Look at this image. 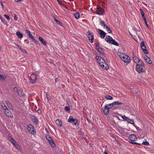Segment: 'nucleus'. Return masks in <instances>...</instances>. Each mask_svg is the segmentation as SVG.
I'll return each instance as SVG.
<instances>
[{
    "mask_svg": "<svg viewBox=\"0 0 154 154\" xmlns=\"http://www.w3.org/2000/svg\"><path fill=\"white\" fill-rule=\"evenodd\" d=\"M95 58L97 63L101 67L106 70L109 69L108 65L106 63V61L101 57L96 56Z\"/></svg>",
    "mask_w": 154,
    "mask_h": 154,
    "instance_id": "nucleus-1",
    "label": "nucleus"
},
{
    "mask_svg": "<svg viewBox=\"0 0 154 154\" xmlns=\"http://www.w3.org/2000/svg\"><path fill=\"white\" fill-rule=\"evenodd\" d=\"M119 56L122 61L125 63H129L131 61L130 57L123 53H119Z\"/></svg>",
    "mask_w": 154,
    "mask_h": 154,
    "instance_id": "nucleus-2",
    "label": "nucleus"
},
{
    "mask_svg": "<svg viewBox=\"0 0 154 154\" xmlns=\"http://www.w3.org/2000/svg\"><path fill=\"white\" fill-rule=\"evenodd\" d=\"M143 65L144 63H143L142 64L137 65L135 68L136 71L139 73L145 72L146 69Z\"/></svg>",
    "mask_w": 154,
    "mask_h": 154,
    "instance_id": "nucleus-3",
    "label": "nucleus"
},
{
    "mask_svg": "<svg viewBox=\"0 0 154 154\" xmlns=\"http://www.w3.org/2000/svg\"><path fill=\"white\" fill-rule=\"evenodd\" d=\"M29 76V78L30 82L31 83L33 84L36 82L37 80V75L35 73H32Z\"/></svg>",
    "mask_w": 154,
    "mask_h": 154,
    "instance_id": "nucleus-4",
    "label": "nucleus"
},
{
    "mask_svg": "<svg viewBox=\"0 0 154 154\" xmlns=\"http://www.w3.org/2000/svg\"><path fill=\"white\" fill-rule=\"evenodd\" d=\"M25 33L28 35V37L31 39L32 41L35 43L38 42L37 40L34 38L33 36L29 30H26L25 31Z\"/></svg>",
    "mask_w": 154,
    "mask_h": 154,
    "instance_id": "nucleus-5",
    "label": "nucleus"
},
{
    "mask_svg": "<svg viewBox=\"0 0 154 154\" xmlns=\"http://www.w3.org/2000/svg\"><path fill=\"white\" fill-rule=\"evenodd\" d=\"M27 130L30 133L34 134L35 133V131L34 130V127L31 125H28Z\"/></svg>",
    "mask_w": 154,
    "mask_h": 154,
    "instance_id": "nucleus-6",
    "label": "nucleus"
},
{
    "mask_svg": "<svg viewBox=\"0 0 154 154\" xmlns=\"http://www.w3.org/2000/svg\"><path fill=\"white\" fill-rule=\"evenodd\" d=\"M69 122H73V125H76L78 123V120L76 119H74L72 116H70L68 120Z\"/></svg>",
    "mask_w": 154,
    "mask_h": 154,
    "instance_id": "nucleus-7",
    "label": "nucleus"
},
{
    "mask_svg": "<svg viewBox=\"0 0 154 154\" xmlns=\"http://www.w3.org/2000/svg\"><path fill=\"white\" fill-rule=\"evenodd\" d=\"M133 59L135 63L137 64H142L143 63V62L142 60L136 57H133Z\"/></svg>",
    "mask_w": 154,
    "mask_h": 154,
    "instance_id": "nucleus-8",
    "label": "nucleus"
},
{
    "mask_svg": "<svg viewBox=\"0 0 154 154\" xmlns=\"http://www.w3.org/2000/svg\"><path fill=\"white\" fill-rule=\"evenodd\" d=\"M96 48L99 53L102 54H104V49L100 47L98 44H97L96 46Z\"/></svg>",
    "mask_w": 154,
    "mask_h": 154,
    "instance_id": "nucleus-9",
    "label": "nucleus"
},
{
    "mask_svg": "<svg viewBox=\"0 0 154 154\" xmlns=\"http://www.w3.org/2000/svg\"><path fill=\"white\" fill-rule=\"evenodd\" d=\"M14 91H16L18 95L20 96H22L24 95V94L22 90L20 89H17L16 87L14 88Z\"/></svg>",
    "mask_w": 154,
    "mask_h": 154,
    "instance_id": "nucleus-10",
    "label": "nucleus"
},
{
    "mask_svg": "<svg viewBox=\"0 0 154 154\" xmlns=\"http://www.w3.org/2000/svg\"><path fill=\"white\" fill-rule=\"evenodd\" d=\"M140 46L143 52L145 54H147L148 53V51L144 43L143 42H141Z\"/></svg>",
    "mask_w": 154,
    "mask_h": 154,
    "instance_id": "nucleus-11",
    "label": "nucleus"
},
{
    "mask_svg": "<svg viewBox=\"0 0 154 154\" xmlns=\"http://www.w3.org/2000/svg\"><path fill=\"white\" fill-rule=\"evenodd\" d=\"M5 114L8 117H10L11 118L13 117V114L11 112V111L8 109L5 110Z\"/></svg>",
    "mask_w": 154,
    "mask_h": 154,
    "instance_id": "nucleus-12",
    "label": "nucleus"
},
{
    "mask_svg": "<svg viewBox=\"0 0 154 154\" xmlns=\"http://www.w3.org/2000/svg\"><path fill=\"white\" fill-rule=\"evenodd\" d=\"M109 108H108V105H106L102 109L104 113L106 115L108 114L109 112Z\"/></svg>",
    "mask_w": 154,
    "mask_h": 154,
    "instance_id": "nucleus-13",
    "label": "nucleus"
},
{
    "mask_svg": "<svg viewBox=\"0 0 154 154\" xmlns=\"http://www.w3.org/2000/svg\"><path fill=\"white\" fill-rule=\"evenodd\" d=\"M87 36L88 38L89 41L91 43H92L93 42L94 38L90 32H87Z\"/></svg>",
    "mask_w": 154,
    "mask_h": 154,
    "instance_id": "nucleus-14",
    "label": "nucleus"
},
{
    "mask_svg": "<svg viewBox=\"0 0 154 154\" xmlns=\"http://www.w3.org/2000/svg\"><path fill=\"white\" fill-rule=\"evenodd\" d=\"M104 11L103 9L102 8L100 7L97 8L96 11L97 14L101 15L103 13Z\"/></svg>",
    "mask_w": 154,
    "mask_h": 154,
    "instance_id": "nucleus-15",
    "label": "nucleus"
},
{
    "mask_svg": "<svg viewBox=\"0 0 154 154\" xmlns=\"http://www.w3.org/2000/svg\"><path fill=\"white\" fill-rule=\"evenodd\" d=\"M98 30L99 33L100 35V37L102 38H104L106 36V33L100 29H98Z\"/></svg>",
    "mask_w": 154,
    "mask_h": 154,
    "instance_id": "nucleus-16",
    "label": "nucleus"
},
{
    "mask_svg": "<svg viewBox=\"0 0 154 154\" xmlns=\"http://www.w3.org/2000/svg\"><path fill=\"white\" fill-rule=\"evenodd\" d=\"M144 59L146 62L149 64H151L152 63V61L150 58L148 57L147 55H145L144 57Z\"/></svg>",
    "mask_w": 154,
    "mask_h": 154,
    "instance_id": "nucleus-17",
    "label": "nucleus"
},
{
    "mask_svg": "<svg viewBox=\"0 0 154 154\" xmlns=\"http://www.w3.org/2000/svg\"><path fill=\"white\" fill-rule=\"evenodd\" d=\"M129 138L131 141H134L137 139V138L135 135L134 134H132L129 136Z\"/></svg>",
    "mask_w": 154,
    "mask_h": 154,
    "instance_id": "nucleus-18",
    "label": "nucleus"
},
{
    "mask_svg": "<svg viewBox=\"0 0 154 154\" xmlns=\"http://www.w3.org/2000/svg\"><path fill=\"white\" fill-rule=\"evenodd\" d=\"M112 39V38L109 36L107 35L105 38L106 41L109 43H111Z\"/></svg>",
    "mask_w": 154,
    "mask_h": 154,
    "instance_id": "nucleus-19",
    "label": "nucleus"
},
{
    "mask_svg": "<svg viewBox=\"0 0 154 154\" xmlns=\"http://www.w3.org/2000/svg\"><path fill=\"white\" fill-rule=\"evenodd\" d=\"M38 39L45 46L47 45L46 42L41 36H39L38 38Z\"/></svg>",
    "mask_w": 154,
    "mask_h": 154,
    "instance_id": "nucleus-20",
    "label": "nucleus"
},
{
    "mask_svg": "<svg viewBox=\"0 0 154 154\" xmlns=\"http://www.w3.org/2000/svg\"><path fill=\"white\" fill-rule=\"evenodd\" d=\"M56 123L60 127L61 126L62 124V122L59 119H57L56 120Z\"/></svg>",
    "mask_w": 154,
    "mask_h": 154,
    "instance_id": "nucleus-21",
    "label": "nucleus"
},
{
    "mask_svg": "<svg viewBox=\"0 0 154 154\" xmlns=\"http://www.w3.org/2000/svg\"><path fill=\"white\" fill-rule=\"evenodd\" d=\"M6 105H7L8 107L11 109H13V107L12 106V105L11 104V103L9 102V101H7L6 102Z\"/></svg>",
    "mask_w": 154,
    "mask_h": 154,
    "instance_id": "nucleus-22",
    "label": "nucleus"
},
{
    "mask_svg": "<svg viewBox=\"0 0 154 154\" xmlns=\"http://www.w3.org/2000/svg\"><path fill=\"white\" fill-rule=\"evenodd\" d=\"M127 122L131 124H133L134 126L135 125L134 121V120L132 119H130L128 118L127 120Z\"/></svg>",
    "mask_w": 154,
    "mask_h": 154,
    "instance_id": "nucleus-23",
    "label": "nucleus"
},
{
    "mask_svg": "<svg viewBox=\"0 0 154 154\" xmlns=\"http://www.w3.org/2000/svg\"><path fill=\"white\" fill-rule=\"evenodd\" d=\"M110 43L116 46H118L119 45V43L113 39L112 40H111V42Z\"/></svg>",
    "mask_w": 154,
    "mask_h": 154,
    "instance_id": "nucleus-24",
    "label": "nucleus"
},
{
    "mask_svg": "<svg viewBox=\"0 0 154 154\" xmlns=\"http://www.w3.org/2000/svg\"><path fill=\"white\" fill-rule=\"evenodd\" d=\"M110 43L116 46H118L119 45V43L113 39L112 40H111V42Z\"/></svg>",
    "mask_w": 154,
    "mask_h": 154,
    "instance_id": "nucleus-25",
    "label": "nucleus"
},
{
    "mask_svg": "<svg viewBox=\"0 0 154 154\" xmlns=\"http://www.w3.org/2000/svg\"><path fill=\"white\" fill-rule=\"evenodd\" d=\"M17 35L18 36L19 38H22L23 37V35L20 32H17L16 33Z\"/></svg>",
    "mask_w": 154,
    "mask_h": 154,
    "instance_id": "nucleus-26",
    "label": "nucleus"
},
{
    "mask_svg": "<svg viewBox=\"0 0 154 154\" xmlns=\"http://www.w3.org/2000/svg\"><path fill=\"white\" fill-rule=\"evenodd\" d=\"M74 16L75 18H76V19H78L79 18L80 15L79 13L76 12L74 14Z\"/></svg>",
    "mask_w": 154,
    "mask_h": 154,
    "instance_id": "nucleus-27",
    "label": "nucleus"
},
{
    "mask_svg": "<svg viewBox=\"0 0 154 154\" xmlns=\"http://www.w3.org/2000/svg\"><path fill=\"white\" fill-rule=\"evenodd\" d=\"M8 138L9 140L13 143V144L14 143H15V142H16L14 139H12L11 137L10 136H8Z\"/></svg>",
    "mask_w": 154,
    "mask_h": 154,
    "instance_id": "nucleus-28",
    "label": "nucleus"
},
{
    "mask_svg": "<svg viewBox=\"0 0 154 154\" xmlns=\"http://www.w3.org/2000/svg\"><path fill=\"white\" fill-rule=\"evenodd\" d=\"M104 97L107 99L109 100H111L113 99V98L110 95H107L104 96Z\"/></svg>",
    "mask_w": 154,
    "mask_h": 154,
    "instance_id": "nucleus-29",
    "label": "nucleus"
},
{
    "mask_svg": "<svg viewBox=\"0 0 154 154\" xmlns=\"http://www.w3.org/2000/svg\"><path fill=\"white\" fill-rule=\"evenodd\" d=\"M105 28L106 29V30L109 33H111L112 32L111 30L109 27H108L107 26H104V29Z\"/></svg>",
    "mask_w": 154,
    "mask_h": 154,
    "instance_id": "nucleus-30",
    "label": "nucleus"
},
{
    "mask_svg": "<svg viewBox=\"0 0 154 154\" xmlns=\"http://www.w3.org/2000/svg\"><path fill=\"white\" fill-rule=\"evenodd\" d=\"M1 106L2 107V108L4 109L5 110L8 109L6 106L5 105V104L3 103H1Z\"/></svg>",
    "mask_w": 154,
    "mask_h": 154,
    "instance_id": "nucleus-31",
    "label": "nucleus"
},
{
    "mask_svg": "<svg viewBox=\"0 0 154 154\" xmlns=\"http://www.w3.org/2000/svg\"><path fill=\"white\" fill-rule=\"evenodd\" d=\"M6 76L5 75H2L0 74V80L3 81H4L6 79Z\"/></svg>",
    "mask_w": 154,
    "mask_h": 154,
    "instance_id": "nucleus-32",
    "label": "nucleus"
},
{
    "mask_svg": "<svg viewBox=\"0 0 154 154\" xmlns=\"http://www.w3.org/2000/svg\"><path fill=\"white\" fill-rule=\"evenodd\" d=\"M32 120L33 122L36 124L38 123V120L36 119L35 116L34 117V118H32Z\"/></svg>",
    "mask_w": 154,
    "mask_h": 154,
    "instance_id": "nucleus-33",
    "label": "nucleus"
},
{
    "mask_svg": "<svg viewBox=\"0 0 154 154\" xmlns=\"http://www.w3.org/2000/svg\"><path fill=\"white\" fill-rule=\"evenodd\" d=\"M107 105H108V108H109V109L113 107V106H114L113 103Z\"/></svg>",
    "mask_w": 154,
    "mask_h": 154,
    "instance_id": "nucleus-34",
    "label": "nucleus"
},
{
    "mask_svg": "<svg viewBox=\"0 0 154 154\" xmlns=\"http://www.w3.org/2000/svg\"><path fill=\"white\" fill-rule=\"evenodd\" d=\"M49 143L52 147H55V145L53 140L51 141V142Z\"/></svg>",
    "mask_w": 154,
    "mask_h": 154,
    "instance_id": "nucleus-35",
    "label": "nucleus"
},
{
    "mask_svg": "<svg viewBox=\"0 0 154 154\" xmlns=\"http://www.w3.org/2000/svg\"><path fill=\"white\" fill-rule=\"evenodd\" d=\"M121 117L124 120H126V121L128 119V117L124 115L122 116Z\"/></svg>",
    "mask_w": 154,
    "mask_h": 154,
    "instance_id": "nucleus-36",
    "label": "nucleus"
},
{
    "mask_svg": "<svg viewBox=\"0 0 154 154\" xmlns=\"http://www.w3.org/2000/svg\"><path fill=\"white\" fill-rule=\"evenodd\" d=\"M113 103H114V105H121L122 104V103L119 102H114Z\"/></svg>",
    "mask_w": 154,
    "mask_h": 154,
    "instance_id": "nucleus-37",
    "label": "nucleus"
},
{
    "mask_svg": "<svg viewBox=\"0 0 154 154\" xmlns=\"http://www.w3.org/2000/svg\"><path fill=\"white\" fill-rule=\"evenodd\" d=\"M142 144H144V145H146V146H149V143L147 141L143 142L142 143Z\"/></svg>",
    "mask_w": 154,
    "mask_h": 154,
    "instance_id": "nucleus-38",
    "label": "nucleus"
},
{
    "mask_svg": "<svg viewBox=\"0 0 154 154\" xmlns=\"http://www.w3.org/2000/svg\"><path fill=\"white\" fill-rule=\"evenodd\" d=\"M45 137H46V138L48 140V141L52 139V138H51V137L49 135H46V136H45Z\"/></svg>",
    "mask_w": 154,
    "mask_h": 154,
    "instance_id": "nucleus-39",
    "label": "nucleus"
},
{
    "mask_svg": "<svg viewBox=\"0 0 154 154\" xmlns=\"http://www.w3.org/2000/svg\"><path fill=\"white\" fill-rule=\"evenodd\" d=\"M100 24L101 25V26H103L104 28V26H106V25H105L104 24V22L102 21H101L100 22Z\"/></svg>",
    "mask_w": 154,
    "mask_h": 154,
    "instance_id": "nucleus-40",
    "label": "nucleus"
},
{
    "mask_svg": "<svg viewBox=\"0 0 154 154\" xmlns=\"http://www.w3.org/2000/svg\"><path fill=\"white\" fill-rule=\"evenodd\" d=\"M21 49H20V51L23 53H27V51H26V50H24L21 47Z\"/></svg>",
    "mask_w": 154,
    "mask_h": 154,
    "instance_id": "nucleus-41",
    "label": "nucleus"
},
{
    "mask_svg": "<svg viewBox=\"0 0 154 154\" xmlns=\"http://www.w3.org/2000/svg\"><path fill=\"white\" fill-rule=\"evenodd\" d=\"M140 11L141 12V14L142 16H143L144 15V13L143 12V10L141 9H140Z\"/></svg>",
    "mask_w": 154,
    "mask_h": 154,
    "instance_id": "nucleus-42",
    "label": "nucleus"
},
{
    "mask_svg": "<svg viewBox=\"0 0 154 154\" xmlns=\"http://www.w3.org/2000/svg\"><path fill=\"white\" fill-rule=\"evenodd\" d=\"M65 109L66 111H69L70 110V108L69 106H66L65 107Z\"/></svg>",
    "mask_w": 154,
    "mask_h": 154,
    "instance_id": "nucleus-43",
    "label": "nucleus"
},
{
    "mask_svg": "<svg viewBox=\"0 0 154 154\" xmlns=\"http://www.w3.org/2000/svg\"><path fill=\"white\" fill-rule=\"evenodd\" d=\"M4 16L8 20L10 19V17L9 16L5 14H4Z\"/></svg>",
    "mask_w": 154,
    "mask_h": 154,
    "instance_id": "nucleus-44",
    "label": "nucleus"
},
{
    "mask_svg": "<svg viewBox=\"0 0 154 154\" xmlns=\"http://www.w3.org/2000/svg\"><path fill=\"white\" fill-rule=\"evenodd\" d=\"M54 20L57 24H60L61 23L58 20L55 18Z\"/></svg>",
    "mask_w": 154,
    "mask_h": 154,
    "instance_id": "nucleus-45",
    "label": "nucleus"
},
{
    "mask_svg": "<svg viewBox=\"0 0 154 154\" xmlns=\"http://www.w3.org/2000/svg\"><path fill=\"white\" fill-rule=\"evenodd\" d=\"M15 146L17 149H20V148L18 144H16V145H15Z\"/></svg>",
    "mask_w": 154,
    "mask_h": 154,
    "instance_id": "nucleus-46",
    "label": "nucleus"
},
{
    "mask_svg": "<svg viewBox=\"0 0 154 154\" xmlns=\"http://www.w3.org/2000/svg\"><path fill=\"white\" fill-rule=\"evenodd\" d=\"M14 19L15 20H17V18L15 14H14Z\"/></svg>",
    "mask_w": 154,
    "mask_h": 154,
    "instance_id": "nucleus-47",
    "label": "nucleus"
},
{
    "mask_svg": "<svg viewBox=\"0 0 154 154\" xmlns=\"http://www.w3.org/2000/svg\"><path fill=\"white\" fill-rule=\"evenodd\" d=\"M15 45H16V46H17L18 48L20 49H21V47L20 46L18 45L17 44H15Z\"/></svg>",
    "mask_w": 154,
    "mask_h": 154,
    "instance_id": "nucleus-48",
    "label": "nucleus"
},
{
    "mask_svg": "<svg viewBox=\"0 0 154 154\" xmlns=\"http://www.w3.org/2000/svg\"><path fill=\"white\" fill-rule=\"evenodd\" d=\"M142 17H143V20L144 21V22L146 21V18L145 17L144 15L143 16H142Z\"/></svg>",
    "mask_w": 154,
    "mask_h": 154,
    "instance_id": "nucleus-49",
    "label": "nucleus"
},
{
    "mask_svg": "<svg viewBox=\"0 0 154 154\" xmlns=\"http://www.w3.org/2000/svg\"><path fill=\"white\" fill-rule=\"evenodd\" d=\"M130 143H134V144H136L137 145H139L140 144L139 143H133L132 142H131Z\"/></svg>",
    "mask_w": 154,
    "mask_h": 154,
    "instance_id": "nucleus-50",
    "label": "nucleus"
},
{
    "mask_svg": "<svg viewBox=\"0 0 154 154\" xmlns=\"http://www.w3.org/2000/svg\"><path fill=\"white\" fill-rule=\"evenodd\" d=\"M0 19L2 22H3V18L1 15H0Z\"/></svg>",
    "mask_w": 154,
    "mask_h": 154,
    "instance_id": "nucleus-51",
    "label": "nucleus"
},
{
    "mask_svg": "<svg viewBox=\"0 0 154 154\" xmlns=\"http://www.w3.org/2000/svg\"><path fill=\"white\" fill-rule=\"evenodd\" d=\"M16 2H20L22 1V0H14Z\"/></svg>",
    "mask_w": 154,
    "mask_h": 154,
    "instance_id": "nucleus-52",
    "label": "nucleus"
},
{
    "mask_svg": "<svg viewBox=\"0 0 154 154\" xmlns=\"http://www.w3.org/2000/svg\"><path fill=\"white\" fill-rule=\"evenodd\" d=\"M145 24H146V26H147V27H149V26H148V25L147 23V21H145Z\"/></svg>",
    "mask_w": 154,
    "mask_h": 154,
    "instance_id": "nucleus-53",
    "label": "nucleus"
},
{
    "mask_svg": "<svg viewBox=\"0 0 154 154\" xmlns=\"http://www.w3.org/2000/svg\"><path fill=\"white\" fill-rule=\"evenodd\" d=\"M18 144L16 142H15V143H14L13 144L15 146V145H16V144Z\"/></svg>",
    "mask_w": 154,
    "mask_h": 154,
    "instance_id": "nucleus-54",
    "label": "nucleus"
},
{
    "mask_svg": "<svg viewBox=\"0 0 154 154\" xmlns=\"http://www.w3.org/2000/svg\"><path fill=\"white\" fill-rule=\"evenodd\" d=\"M52 141V140L51 139V140H49L48 141V142L49 143L50 142H51V141Z\"/></svg>",
    "mask_w": 154,
    "mask_h": 154,
    "instance_id": "nucleus-55",
    "label": "nucleus"
},
{
    "mask_svg": "<svg viewBox=\"0 0 154 154\" xmlns=\"http://www.w3.org/2000/svg\"><path fill=\"white\" fill-rule=\"evenodd\" d=\"M103 154H108L106 152H104Z\"/></svg>",
    "mask_w": 154,
    "mask_h": 154,
    "instance_id": "nucleus-56",
    "label": "nucleus"
},
{
    "mask_svg": "<svg viewBox=\"0 0 154 154\" xmlns=\"http://www.w3.org/2000/svg\"><path fill=\"white\" fill-rule=\"evenodd\" d=\"M1 5L2 7H3V4L2 3H1Z\"/></svg>",
    "mask_w": 154,
    "mask_h": 154,
    "instance_id": "nucleus-57",
    "label": "nucleus"
},
{
    "mask_svg": "<svg viewBox=\"0 0 154 154\" xmlns=\"http://www.w3.org/2000/svg\"><path fill=\"white\" fill-rule=\"evenodd\" d=\"M10 154V153H9V154Z\"/></svg>",
    "mask_w": 154,
    "mask_h": 154,
    "instance_id": "nucleus-58",
    "label": "nucleus"
}]
</instances>
